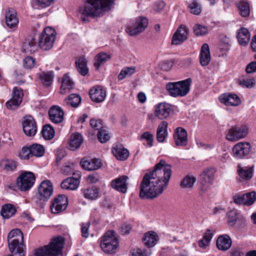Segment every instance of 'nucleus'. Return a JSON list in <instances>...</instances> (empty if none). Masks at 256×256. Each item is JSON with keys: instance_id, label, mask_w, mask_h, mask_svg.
Here are the masks:
<instances>
[{"instance_id": "23", "label": "nucleus", "mask_w": 256, "mask_h": 256, "mask_svg": "<svg viewBox=\"0 0 256 256\" xmlns=\"http://www.w3.org/2000/svg\"><path fill=\"white\" fill-rule=\"evenodd\" d=\"M128 178V176H122L113 180L111 182V186L116 190L126 193L128 189V184L126 182Z\"/></svg>"}, {"instance_id": "33", "label": "nucleus", "mask_w": 256, "mask_h": 256, "mask_svg": "<svg viewBox=\"0 0 256 256\" xmlns=\"http://www.w3.org/2000/svg\"><path fill=\"white\" fill-rule=\"evenodd\" d=\"M111 58L110 54L105 52H100L97 54L94 58V65L96 70H98L100 67L104 64Z\"/></svg>"}, {"instance_id": "53", "label": "nucleus", "mask_w": 256, "mask_h": 256, "mask_svg": "<svg viewBox=\"0 0 256 256\" xmlns=\"http://www.w3.org/2000/svg\"><path fill=\"white\" fill-rule=\"evenodd\" d=\"M244 194L245 205L251 206L254 204L256 200V193L254 192H252L246 193Z\"/></svg>"}, {"instance_id": "27", "label": "nucleus", "mask_w": 256, "mask_h": 256, "mask_svg": "<svg viewBox=\"0 0 256 256\" xmlns=\"http://www.w3.org/2000/svg\"><path fill=\"white\" fill-rule=\"evenodd\" d=\"M210 54L208 45L207 44H202L200 50V61L202 66H208L210 61Z\"/></svg>"}, {"instance_id": "25", "label": "nucleus", "mask_w": 256, "mask_h": 256, "mask_svg": "<svg viewBox=\"0 0 256 256\" xmlns=\"http://www.w3.org/2000/svg\"><path fill=\"white\" fill-rule=\"evenodd\" d=\"M232 244V240L228 234L220 236L216 243L218 249L224 251L228 250L230 248Z\"/></svg>"}, {"instance_id": "62", "label": "nucleus", "mask_w": 256, "mask_h": 256, "mask_svg": "<svg viewBox=\"0 0 256 256\" xmlns=\"http://www.w3.org/2000/svg\"><path fill=\"white\" fill-rule=\"evenodd\" d=\"M165 5L166 4L163 0H158L153 6V10L156 12H159L164 9Z\"/></svg>"}, {"instance_id": "20", "label": "nucleus", "mask_w": 256, "mask_h": 256, "mask_svg": "<svg viewBox=\"0 0 256 256\" xmlns=\"http://www.w3.org/2000/svg\"><path fill=\"white\" fill-rule=\"evenodd\" d=\"M50 120L54 124H58L64 120V112L58 106H54L52 107L48 112Z\"/></svg>"}, {"instance_id": "21", "label": "nucleus", "mask_w": 256, "mask_h": 256, "mask_svg": "<svg viewBox=\"0 0 256 256\" xmlns=\"http://www.w3.org/2000/svg\"><path fill=\"white\" fill-rule=\"evenodd\" d=\"M172 112L170 106L166 103H160L155 108V115L160 119L163 120L168 118Z\"/></svg>"}, {"instance_id": "2", "label": "nucleus", "mask_w": 256, "mask_h": 256, "mask_svg": "<svg viewBox=\"0 0 256 256\" xmlns=\"http://www.w3.org/2000/svg\"><path fill=\"white\" fill-rule=\"evenodd\" d=\"M114 0H86L84 4L80 6L78 12L83 21L85 16L100 17L106 12L110 10Z\"/></svg>"}, {"instance_id": "56", "label": "nucleus", "mask_w": 256, "mask_h": 256, "mask_svg": "<svg viewBox=\"0 0 256 256\" xmlns=\"http://www.w3.org/2000/svg\"><path fill=\"white\" fill-rule=\"evenodd\" d=\"M174 62L172 60H164L160 64L159 66L161 70L164 71H168L174 66Z\"/></svg>"}, {"instance_id": "34", "label": "nucleus", "mask_w": 256, "mask_h": 256, "mask_svg": "<svg viewBox=\"0 0 256 256\" xmlns=\"http://www.w3.org/2000/svg\"><path fill=\"white\" fill-rule=\"evenodd\" d=\"M74 87V82L67 74H65L62 78L60 92L66 93L70 92Z\"/></svg>"}, {"instance_id": "41", "label": "nucleus", "mask_w": 256, "mask_h": 256, "mask_svg": "<svg viewBox=\"0 0 256 256\" xmlns=\"http://www.w3.org/2000/svg\"><path fill=\"white\" fill-rule=\"evenodd\" d=\"M84 194L86 198L90 200H96L100 197L99 190L94 186L84 190Z\"/></svg>"}, {"instance_id": "24", "label": "nucleus", "mask_w": 256, "mask_h": 256, "mask_svg": "<svg viewBox=\"0 0 256 256\" xmlns=\"http://www.w3.org/2000/svg\"><path fill=\"white\" fill-rule=\"evenodd\" d=\"M80 164L84 169L89 171L98 170L102 166L100 160L97 158H82Z\"/></svg>"}, {"instance_id": "5", "label": "nucleus", "mask_w": 256, "mask_h": 256, "mask_svg": "<svg viewBox=\"0 0 256 256\" xmlns=\"http://www.w3.org/2000/svg\"><path fill=\"white\" fill-rule=\"evenodd\" d=\"M192 79L187 78L184 80L174 82H168L166 88L170 94L174 97L183 96L190 91Z\"/></svg>"}, {"instance_id": "54", "label": "nucleus", "mask_w": 256, "mask_h": 256, "mask_svg": "<svg viewBox=\"0 0 256 256\" xmlns=\"http://www.w3.org/2000/svg\"><path fill=\"white\" fill-rule=\"evenodd\" d=\"M194 34L197 36H203L208 32V28L199 24H196L193 28Z\"/></svg>"}, {"instance_id": "36", "label": "nucleus", "mask_w": 256, "mask_h": 256, "mask_svg": "<svg viewBox=\"0 0 256 256\" xmlns=\"http://www.w3.org/2000/svg\"><path fill=\"white\" fill-rule=\"evenodd\" d=\"M237 172L242 178L244 180H248L252 176L253 168H242L238 166L237 168Z\"/></svg>"}, {"instance_id": "12", "label": "nucleus", "mask_w": 256, "mask_h": 256, "mask_svg": "<svg viewBox=\"0 0 256 256\" xmlns=\"http://www.w3.org/2000/svg\"><path fill=\"white\" fill-rule=\"evenodd\" d=\"M188 28L185 25H180L174 34L172 44L174 45L180 44L188 38Z\"/></svg>"}, {"instance_id": "16", "label": "nucleus", "mask_w": 256, "mask_h": 256, "mask_svg": "<svg viewBox=\"0 0 256 256\" xmlns=\"http://www.w3.org/2000/svg\"><path fill=\"white\" fill-rule=\"evenodd\" d=\"M159 240L158 236L154 231H149L145 233V246L148 250H145V256H150L152 254L150 248L154 246Z\"/></svg>"}, {"instance_id": "3", "label": "nucleus", "mask_w": 256, "mask_h": 256, "mask_svg": "<svg viewBox=\"0 0 256 256\" xmlns=\"http://www.w3.org/2000/svg\"><path fill=\"white\" fill-rule=\"evenodd\" d=\"M64 242V240L62 236L54 238L49 244L35 249L34 256H58L62 253Z\"/></svg>"}, {"instance_id": "37", "label": "nucleus", "mask_w": 256, "mask_h": 256, "mask_svg": "<svg viewBox=\"0 0 256 256\" xmlns=\"http://www.w3.org/2000/svg\"><path fill=\"white\" fill-rule=\"evenodd\" d=\"M36 42L34 38L26 40L22 45L23 52L26 53H33L36 50Z\"/></svg>"}, {"instance_id": "26", "label": "nucleus", "mask_w": 256, "mask_h": 256, "mask_svg": "<svg viewBox=\"0 0 256 256\" xmlns=\"http://www.w3.org/2000/svg\"><path fill=\"white\" fill-rule=\"evenodd\" d=\"M250 35L248 30L245 28L239 29L236 34L238 44L242 46H246L250 40Z\"/></svg>"}, {"instance_id": "18", "label": "nucleus", "mask_w": 256, "mask_h": 256, "mask_svg": "<svg viewBox=\"0 0 256 256\" xmlns=\"http://www.w3.org/2000/svg\"><path fill=\"white\" fill-rule=\"evenodd\" d=\"M92 100L97 103L103 102L106 97V90L100 86L92 88L89 92Z\"/></svg>"}, {"instance_id": "10", "label": "nucleus", "mask_w": 256, "mask_h": 256, "mask_svg": "<svg viewBox=\"0 0 256 256\" xmlns=\"http://www.w3.org/2000/svg\"><path fill=\"white\" fill-rule=\"evenodd\" d=\"M68 205V200L64 194H59L52 202L51 211L53 214H57L64 210Z\"/></svg>"}, {"instance_id": "51", "label": "nucleus", "mask_w": 256, "mask_h": 256, "mask_svg": "<svg viewBox=\"0 0 256 256\" xmlns=\"http://www.w3.org/2000/svg\"><path fill=\"white\" fill-rule=\"evenodd\" d=\"M188 8L191 13L196 15L199 14L202 12L201 6L196 0H193L189 4Z\"/></svg>"}, {"instance_id": "40", "label": "nucleus", "mask_w": 256, "mask_h": 256, "mask_svg": "<svg viewBox=\"0 0 256 256\" xmlns=\"http://www.w3.org/2000/svg\"><path fill=\"white\" fill-rule=\"evenodd\" d=\"M0 166L7 172H12L16 169L17 164L12 160H6L0 162Z\"/></svg>"}, {"instance_id": "4", "label": "nucleus", "mask_w": 256, "mask_h": 256, "mask_svg": "<svg viewBox=\"0 0 256 256\" xmlns=\"http://www.w3.org/2000/svg\"><path fill=\"white\" fill-rule=\"evenodd\" d=\"M100 247L104 252L108 254H115L119 247V240L116 232L110 230L102 238Z\"/></svg>"}, {"instance_id": "31", "label": "nucleus", "mask_w": 256, "mask_h": 256, "mask_svg": "<svg viewBox=\"0 0 256 256\" xmlns=\"http://www.w3.org/2000/svg\"><path fill=\"white\" fill-rule=\"evenodd\" d=\"M80 184L78 178H68L64 180L61 183V187L62 189L68 190H76Z\"/></svg>"}, {"instance_id": "44", "label": "nucleus", "mask_w": 256, "mask_h": 256, "mask_svg": "<svg viewBox=\"0 0 256 256\" xmlns=\"http://www.w3.org/2000/svg\"><path fill=\"white\" fill-rule=\"evenodd\" d=\"M214 170L212 168H208L204 170L201 176L202 183H211L214 179Z\"/></svg>"}, {"instance_id": "60", "label": "nucleus", "mask_w": 256, "mask_h": 256, "mask_svg": "<svg viewBox=\"0 0 256 256\" xmlns=\"http://www.w3.org/2000/svg\"><path fill=\"white\" fill-rule=\"evenodd\" d=\"M35 64V60L30 56H27L24 60V66L26 68H32Z\"/></svg>"}, {"instance_id": "8", "label": "nucleus", "mask_w": 256, "mask_h": 256, "mask_svg": "<svg viewBox=\"0 0 256 256\" xmlns=\"http://www.w3.org/2000/svg\"><path fill=\"white\" fill-rule=\"evenodd\" d=\"M35 180L36 178L32 172H24L17 178L16 183L21 191H26L32 187Z\"/></svg>"}, {"instance_id": "55", "label": "nucleus", "mask_w": 256, "mask_h": 256, "mask_svg": "<svg viewBox=\"0 0 256 256\" xmlns=\"http://www.w3.org/2000/svg\"><path fill=\"white\" fill-rule=\"evenodd\" d=\"M98 138L99 141L102 143H104L108 141L110 138L109 134L104 129L99 131L98 134Z\"/></svg>"}, {"instance_id": "45", "label": "nucleus", "mask_w": 256, "mask_h": 256, "mask_svg": "<svg viewBox=\"0 0 256 256\" xmlns=\"http://www.w3.org/2000/svg\"><path fill=\"white\" fill-rule=\"evenodd\" d=\"M42 136L46 140H51L54 136V130L50 124L44 125L42 132Z\"/></svg>"}, {"instance_id": "58", "label": "nucleus", "mask_w": 256, "mask_h": 256, "mask_svg": "<svg viewBox=\"0 0 256 256\" xmlns=\"http://www.w3.org/2000/svg\"><path fill=\"white\" fill-rule=\"evenodd\" d=\"M90 125L92 128L98 132L103 129L102 121L100 120L92 118L90 120Z\"/></svg>"}, {"instance_id": "29", "label": "nucleus", "mask_w": 256, "mask_h": 256, "mask_svg": "<svg viewBox=\"0 0 256 256\" xmlns=\"http://www.w3.org/2000/svg\"><path fill=\"white\" fill-rule=\"evenodd\" d=\"M168 124L166 122H162L158 126L156 130V140L160 142H163L167 138Z\"/></svg>"}, {"instance_id": "49", "label": "nucleus", "mask_w": 256, "mask_h": 256, "mask_svg": "<svg viewBox=\"0 0 256 256\" xmlns=\"http://www.w3.org/2000/svg\"><path fill=\"white\" fill-rule=\"evenodd\" d=\"M238 212L236 210H232L227 212V222L229 226H233L238 220Z\"/></svg>"}, {"instance_id": "64", "label": "nucleus", "mask_w": 256, "mask_h": 256, "mask_svg": "<svg viewBox=\"0 0 256 256\" xmlns=\"http://www.w3.org/2000/svg\"><path fill=\"white\" fill-rule=\"evenodd\" d=\"M246 71L248 74L254 72H256V62H250L246 67Z\"/></svg>"}, {"instance_id": "52", "label": "nucleus", "mask_w": 256, "mask_h": 256, "mask_svg": "<svg viewBox=\"0 0 256 256\" xmlns=\"http://www.w3.org/2000/svg\"><path fill=\"white\" fill-rule=\"evenodd\" d=\"M135 72L134 68H124L120 72L118 78L119 80H122L127 76H130Z\"/></svg>"}, {"instance_id": "46", "label": "nucleus", "mask_w": 256, "mask_h": 256, "mask_svg": "<svg viewBox=\"0 0 256 256\" xmlns=\"http://www.w3.org/2000/svg\"><path fill=\"white\" fill-rule=\"evenodd\" d=\"M64 101L68 104L74 108H76L81 102V98L78 94H72Z\"/></svg>"}, {"instance_id": "11", "label": "nucleus", "mask_w": 256, "mask_h": 256, "mask_svg": "<svg viewBox=\"0 0 256 256\" xmlns=\"http://www.w3.org/2000/svg\"><path fill=\"white\" fill-rule=\"evenodd\" d=\"M53 192L52 183L49 180H44L38 188V194L40 200H48Z\"/></svg>"}, {"instance_id": "30", "label": "nucleus", "mask_w": 256, "mask_h": 256, "mask_svg": "<svg viewBox=\"0 0 256 256\" xmlns=\"http://www.w3.org/2000/svg\"><path fill=\"white\" fill-rule=\"evenodd\" d=\"M112 152L118 160H126L129 155L128 150L124 148L121 144L114 146Z\"/></svg>"}, {"instance_id": "63", "label": "nucleus", "mask_w": 256, "mask_h": 256, "mask_svg": "<svg viewBox=\"0 0 256 256\" xmlns=\"http://www.w3.org/2000/svg\"><path fill=\"white\" fill-rule=\"evenodd\" d=\"M90 223L82 224L81 226V232L82 237L87 238L89 236L88 228Z\"/></svg>"}, {"instance_id": "22", "label": "nucleus", "mask_w": 256, "mask_h": 256, "mask_svg": "<svg viewBox=\"0 0 256 256\" xmlns=\"http://www.w3.org/2000/svg\"><path fill=\"white\" fill-rule=\"evenodd\" d=\"M176 144L177 146H185L188 143V136L186 131L181 127L176 130L174 135Z\"/></svg>"}, {"instance_id": "13", "label": "nucleus", "mask_w": 256, "mask_h": 256, "mask_svg": "<svg viewBox=\"0 0 256 256\" xmlns=\"http://www.w3.org/2000/svg\"><path fill=\"white\" fill-rule=\"evenodd\" d=\"M23 96L22 90L21 88H14L12 98L6 104L7 108L10 110L17 108L22 102Z\"/></svg>"}, {"instance_id": "19", "label": "nucleus", "mask_w": 256, "mask_h": 256, "mask_svg": "<svg viewBox=\"0 0 256 256\" xmlns=\"http://www.w3.org/2000/svg\"><path fill=\"white\" fill-rule=\"evenodd\" d=\"M6 24L10 28H15L17 27L19 20L16 10L13 8H8L5 14Z\"/></svg>"}, {"instance_id": "57", "label": "nucleus", "mask_w": 256, "mask_h": 256, "mask_svg": "<svg viewBox=\"0 0 256 256\" xmlns=\"http://www.w3.org/2000/svg\"><path fill=\"white\" fill-rule=\"evenodd\" d=\"M21 159L28 160L32 156L30 146L24 147L19 154Z\"/></svg>"}, {"instance_id": "48", "label": "nucleus", "mask_w": 256, "mask_h": 256, "mask_svg": "<svg viewBox=\"0 0 256 256\" xmlns=\"http://www.w3.org/2000/svg\"><path fill=\"white\" fill-rule=\"evenodd\" d=\"M40 79L41 82L46 86H50L52 83L54 75L53 72H50L46 73H43L40 75Z\"/></svg>"}, {"instance_id": "32", "label": "nucleus", "mask_w": 256, "mask_h": 256, "mask_svg": "<svg viewBox=\"0 0 256 256\" xmlns=\"http://www.w3.org/2000/svg\"><path fill=\"white\" fill-rule=\"evenodd\" d=\"M24 242V236L22 231L18 228L12 230L8 236V242L11 244V247L12 248V243L14 242Z\"/></svg>"}, {"instance_id": "38", "label": "nucleus", "mask_w": 256, "mask_h": 256, "mask_svg": "<svg viewBox=\"0 0 256 256\" xmlns=\"http://www.w3.org/2000/svg\"><path fill=\"white\" fill-rule=\"evenodd\" d=\"M16 209L12 204H4L2 209L1 214L4 218H9L14 214Z\"/></svg>"}, {"instance_id": "28", "label": "nucleus", "mask_w": 256, "mask_h": 256, "mask_svg": "<svg viewBox=\"0 0 256 256\" xmlns=\"http://www.w3.org/2000/svg\"><path fill=\"white\" fill-rule=\"evenodd\" d=\"M8 248L11 253L10 256H25L24 254V242H14L12 243V248L11 247V244L8 243Z\"/></svg>"}, {"instance_id": "61", "label": "nucleus", "mask_w": 256, "mask_h": 256, "mask_svg": "<svg viewBox=\"0 0 256 256\" xmlns=\"http://www.w3.org/2000/svg\"><path fill=\"white\" fill-rule=\"evenodd\" d=\"M244 194H237L233 197L234 202L238 204L245 205Z\"/></svg>"}, {"instance_id": "50", "label": "nucleus", "mask_w": 256, "mask_h": 256, "mask_svg": "<svg viewBox=\"0 0 256 256\" xmlns=\"http://www.w3.org/2000/svg\"><path fill=\"white\" fill-rule=\"evenodd\" d=\"M196 181V178L193 176H186L182 180L180 186L182 188H190Z\"/></svg>"}, {"instance_id": "14", "label": "nucleus", "mask_w": 256, "mask_h": 256, "mask_svg": "<svg viewBox=\"0 0 256 256\" xmlns=\"http://www.w3.org/2000/svg\"><path fill=\"white\" fill-rule=\"evenodd\" d=\"M23 130L24 134L28 136H34L37 131V126L34 118L30 116L24 118L22 122Z\"/></svg>"}, {"instance_id": "1", "label": "nucleus", "mask_w": 256, "mask_h": 256, "mask_svg": "<svg viewBox=\"0 0 256 256\" xmlns=\"http://www.w3.org/2000/svg\"><path fill=\"white\" fill-rule=\"evenodd\" d=\"M171 166L164 160L156 164L153 170L145 174V198L154 200L162 194L172 176Z\"/></svg>"}, {"instance_id": "17", "label": "nucleus", "mask_w": 256, "mask_h": 256, "mask_svg": "<svg viewBox=\"0 0 256 256\" xmlns=\"http://www.w3.org/2000/svg\"><path fill=\"white\" fill-rule=\"evenodd\" d=\"M144 18L139 17L134 22H130L126 28V32L130 36H134L140 33L144 26Z\"/></svg>"}, {"instance_id": "15", "label": "nucleus", "mask_w": 256, "mask_h": 256, "mask_svg": "<svg viewBox=\"0 0 256 256\" xmlns=\"http://www.w3.org/2000/svg\"><path fill=\"white\" fill-rule=\"evenodd\" d=\"M219 100L226 106H238L241 104L240 98L235 94H224L219 97Z\"/></svg>"}, {"instance_id": "47", "label": "nucleus", "mask_w": 256, "mask_h": 256, "mask_svg": "<svg viewBox=\"0 0 256 256\" xmlns=\"http://www.w3.org/2000/svg\"><path fill=\"white\" fill-rule=\"evenodd\" d=\"M212 234L210 230H207L203 238L198 242V245L200 248H206L210 244L212 237Z\"/></svg>"}, {"instance_id": "6", "label": "nucleus", "mask_w": 256, "mask_h": 256, "mask_svg": "<svg viewBox=\"0 0 256 256\" xmlns=\"http://www.w3.org/2000/svg\"><path fill=\"white\" fill-rule=\"evenodd\" d=\"M55 30L50 27L44 28L39 36V47L44 50L50 49L55 40Z\"/></svg>"}, {"instance_id": "59", "label": "nucleus", "mask_w": 256, "mask_h": 256, "mask_svg": "<svg viewBox=\"0 0 256 256\" xmlns=\"http://www.w3.org/2000/svg\"><path fill=\"white\" fill-rule=\"evenodd\" d=\"M54 2V0H34L36 6L41 8H45L49 6Z\"/></svg>"}, {"instance_id": "7", "label": "nucleus", "mask_w": 256, "mask_h": 256, "mask_svg": "<svg viewBox=\"0 0 256 256\" xmlns=\"http://www.w3.org/2000/svg\"><path fill=\"white\" fill-rule=\"evenodd\" d=\"M248 133V127L246 125L232 126L226 131V138L230 142H236L246 138Z\"/></svg>"}, {"instance_id": "43", "label": "nucleus", "mask_w": 256, "mask_h": 256, "mask_svg": "<svg viewBox=\"0 0 256 256\" xmlns=\"http://www.w3.org/2000/svg\"><path fill=\"white\" fill-rule=\"evenodd\" d=\"M30 146L32 156L40 157L44 154L45 149L42 145L38 144H34Z\"/></svg>"}, {"instance_id": "9", "label": "nucleus", "mask_w": 256, "mask_h": 256, "mask_svg": "<svg viewBox=\"0 0 256 256\" xmlns=\"http://www.w3.org/2000/svg\"><path fill=\"white\" fill-rule=\"evenodd\" d=\"M251 149L252 146L249 142H238L232 148V156L236 159L243 158L250 154Z\"/></svg>"}, {"instance_id": "35", "label": "nucleus", "mask_w": 256, "mask_h": 256, "mask_svg": "<svg viewBox=\"0 0 256 256\" xmlns=\"http://www.w3.org/2000/svg\"><path fill=\"white\" fill-rule=\"evenodd\" d=\"M83 142L82 136L79 133L73 134L70 141V149L72 150H74L80 147Z\"/></svg>"}, {"instance_id": "42", "label": "nucleus", "mask_w": 256, "mask_h": 256, "mask_svg": "<svg viewBox=\"0 0 256 256\" xmlns=\"http://www.w3.org/2000/svg\"><path fill=\"white\" fill-rule=\"evenodd\" d=\"M240 14L242 17H248L250 14V4L246 1H240L238 4Z\"/></svg>"}, {"instance_id": "39", "label": "nucleus", "mask_w": 256, "mask_h": 256, "mask_svg": "<svg viewBox=\"0 0 256 256\" xmlns=\"http://www.w3.org/2000/svg\"><path fill=\"white\" fill-rule=\"evenodd\" d=\"M76 67L78 71L82 76H86L88 72L86 66V60L84 58H80L76 62Z\"/></svg>"}]
</instances>
